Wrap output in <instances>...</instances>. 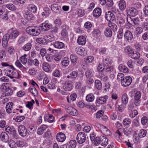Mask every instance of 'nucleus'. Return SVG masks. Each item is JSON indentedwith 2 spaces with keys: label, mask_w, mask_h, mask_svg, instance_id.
Wrapping results in <instances>:
<instances>
[{
  "label": "nucleus",
  "mask_w": 148,
  "mask_h": 148,
  "mask_svg": "<svg viewBox=\"0 0 148 148\" xmlns=\"http://www.w3.org/2000/svg\"><path fill=\"white\" fill-rule=\"evenodd\" d=\"M63 52V51H61L59 53H56L54 55L53 58L54 60L57 61L60 60L62 58V54Z\"/></svg>",
  "instance_id": "obj_31"
},
{
  "label": "nucleus",
  "mask_w": 148,
  "mask_h": 148,
  "mask_svg": "<svg viewBox=\"0 0 148 148\" xmlns=\"http://www.w3.org/2000/svg\"><path fill=\"white\" fill-rule=\"evenodd\" d=\"M108 25L111 29H112L114 32L117 31V26L115 23L112 22H109L108 23Z\"/></svg>",
  "instance_id": "obj_42"
},
{
  "label": "nucleus",
  "mask_w": 148,
  "mask_h": 148,
  "mask_svg": "<svg viewBox=\"0 0 148 148\" xmlns=\"http://www.w3.org/2000/svg\"><path fill=\"white\" fill-rule=\"evenodd\" d=\"M108 98L107 95L97 97L96 100V104L102 105L106 103Z\"/></svg>",
  "instance_id": "obj_6"
},
{
  "label": "nucleus",
  "mask_w": 148,
  "mask_h": 148,
  "mask_svg": "<svg viewBox=\"0 0 148 148\" xmlns=\"http://www.w3.org/2000/svg\"><path fill=\"white\" fill-rule=\"evenodd\" d=\"M9 39H11V37L10 33H8L4 35L2 39V42L4 44H6Z\"/></svg>",
  "instance_id": "obj_23"
},
{
  "label": "nucleus",
  "mask_w": 148,
  "mask_h": 148,
  "mask_svg": "<svg viewBox=\"0 0 148 148\" xmlns=\"http://www.w3.org/2000/svg\"><path fill=\"white\" fill-rule=\"evenodd\" d=\"M56 138L58 141L60 142H63L66 139L65 135L62 132H59L57 134Z\"/></svg>",
  "instance_id": "obj_15"
},
{
  "label": "nucleus",
  "mask_w": 148,
  "mask_h": 148,
  "mask_svg": "<svg viewBox=\"0 0 148 148\" xmlns=\"http://www.w3.org/2000/svg\"><path fill=\"white\" fill-rule=\"evenodd\" d=\"M69 63V61L68 58H64L62 60L61 63L62 65L64 66H67Z\"/></svg>",
  "instance_id": "obj_45"
},
{
  "label": "nucleus",
  "mask_w": 148,
  "mask_h": 148,
  "mask_svg": "<svg viewBox=\"0 0 148 148\" xmlns=\"http://www.w3.org/2000/svg\"><path fill=\"white\" fill-rule=\"evenodd\" d=\"M28 10L34 13L36 12L37 10V8L35 5L33 4H29L28 5Z\"/></svg>",
  "instance_id": "obj_32"
},
{
  "label": "nucleus",
  "mask_w": 148,
  "mask_h": 148,
  "mask_svg": "<svg viewBox=\"0 0 148 148\" xmlns=\"http://www.w3.org/2000/svg\"><path fill=\"white\" fill-rule=\"evenodd\" d=\"M51 25L48 23H43L41 24L40 27L42 31H47L49 29Z\"/></svg>",
  "instance_id": "obj_21"
},
{
  "label": "nucleus",
  "mask_w": 148,
  "mask_h": 148,
  "mask_svg": "<svg viewBox=\"0 0 148 148\" xmlns=\"http://www.w3.org/2000/svg\"><path fill=\"white\" fill-rule=\"evenodd\" d=\"M8 32L10 33L11 37V39H15L20 34V32L17 30H9Z\"/></svg>",
  "instance_id": "obj_9"
},
{
  "label": "nucleus",
  "mask_w": 148,
  "mask_h": 148,
  "mask_svg": "<svg viewBox=\"0 0 148 148\" xmlns=\"http://www.w3.org/2000/svg\"><path fill=\"white\" fill-rule=\"evenodd\" d=\"M146 134L147 131L145 130L142 129L139 132L138 136L140 138H143L145 136Z\"/></svg>",
  "instance_id": "obj_48"
},
{
  "label": "nucleus",
  "mask_w": 148,
  "mask_h": 148,
  "mask_svg": "<svg viewBox=\"0 0 148 148\" xmlns=\"http://www.w3.org/2000/svg\"><path fill=\"white\" fill-rule=\"evenodd\" d=\"M94 59V58L92 56H89L85 58V61L87 63L92 62Z\"/></svg>",
  "instance_id": "obj_58"
},
{
  "label": "nucleus",
  "mask_w": 148,
  "mask_h": 148,
  "mask_svg": "<svg viewBox=\"0 0 148 148\" xmlns=\"http://www.w3.org/2000/svg\"><path fill=\"white\" fill-rule=\"evenodd\" d=\"M133 51L132 48L129 46H127L124 49L125 52L128 56H129Z\"/></svg>",
  "instance_id": "obj_35"
},
{
  "label": "nucleus",
  "mask_w": 148,
  "mask_h": 148,
  "mask_svg": "<svg viewBox=\"0 0 148 148\" xmlns=\"http://www.w3.org/2000/svg\"><path fill=\"white\" fill-rule=\"evenodd\" d=\"M76 140L78 143L79 144L84 143L86 140V135L85 133L82 132L79 133L77 135Z\"/></svg>",
  "instance_id": "obj_5"
},
{
  "label": "nucleus",
  "mask_w": 148,
  "mask_h": 148,
  "mask_svg": "<svg viewBox=\"0 0 148 148\" xmlns=\"http://www.w3.org/2000/svg\"><path fill=\"white\" fill-rule=\"evenodd\" d=\"M27 56V55L26 54H25L23 56L20 58V61L23 64H26L27 62V59L26 58Z\"/></svg>",
  "instance_id": "obj_41"
},
{
  "label": "nucleus",
  "mask_w": 148,
  "mask_h": 148,
  "mask_svg": "<svg viewBox=\"0 0 148 148\" xmlns=\"http://www.w3.org/2000/svg\"><path fill=\"white\" fill-rule=\"evenodd\" d=\"M9 146L11 148H15L16 146V142L12 140H10L9 142Z\"/></svg>",
  "instance_id": "obj_57"
},
{
  "label": "nucleus",
  "mask_w": 148,
  "mask_h": 148,
  "mask_svg": "<svg viewBox=\"0 0 148 148\" xmlns=\"http://www.w3.org/2000/svg\"><path fill=\"white\" fill-rule=\"evenodd\" d=\"M94 99V95L92 93L89 94L86 97V101L88 102H91L93 101Z\"/></svg>",
  "instance_id": "obj_36"
},
{
  "label": "nucleus",
  "mask_w": 148,
  "mask_h": 148,
  "mask_svg": "<svg viewBox=\"0 0 148 148\" xmlns=\"http://www.w3.org/2000/svg\"><path fill=\"white\" fill-rule=\"evenodd\" d=\"M12 74L10 78L13 79L15 78L18 79L19 78L20 75L15 70Z\"/></svg>",
  "instance_id": "obj_53"
},
{
  "label": "nucleus",
  "mask_w": 148,
  "mask_h": 148,
  "mask_svg": "<svg viewBox=\"0 0 148 148\" xmlns=\"http://www.w3.org/2000/svg\"><path fill=\"white\" fill-rule=\"evenodd\" d=\"M118 34L117 35V37L119 39L122 38L123 36V29L122 28H120L118 31Z\"/></svg>",
  "instance_id": "obj_61"
},
{
  "label": "nucleus",
  "mask_w": 148,
  "mask_h": 148,
  "mask_svg": "<svg viewBox=\"0 0 148 148\" xmlns=\"http://www.w3.org/2000/svg\"><path fill=\"white\" fill-rule=\"evenodd\" d=\"M95 87L98 90H100L102 88V85L101 82L99 80H96L95 82Z\"/></svg>",
  "instance_id": "obj_37"
},
{
  "label": "nucleus",
  "mask_w": 148,
  "mask_h": 148,
  "mask_svg": "<svg viewBox=\"0 0 148 148\" xmlns=\"http://www.w3.org/2000/svg\"><path fill=\"white\" fill-rule=\"evenodd\" d=\"M104 34L106 36L110 37L112 36V32L111 29L107 28L105 29Z\"/></svg>",
  "instance_id": "obj_43"
},
{
  "label": "nucleus",
  "mask_w": 148,
  "mask_h": 148,
  "mask_svg": "<svg viewBox=\"0 0 148 148\" xmlns=\"http://www.w3.org/2000/svg\"><path fill=\"white\" fill-rule=\"evenodd\" d=\"M85 75L86 81L88 83H92L94 82L93 79L92 78L94 75L92 71L91 70H88L85 72Z\"/></svg>",
  "instance_id": "obj_3"
},
{
  "label": "nucleus",
  "mask_w": 148,
  "mask_h": 148,
  "mask_svg": "<svg viewBox=\"0 0 148 148\" xmlns=\"http://www.w3.org/2000/svg\"><path fill=\"white\" fill-rule=\"evenodd\" d=\"M25 117L24 116H17L16 118V121L17 122H20L25 119Z\"/></svg>",
  "instance_id": "obj_64"
},
{
  "label": "nucleus",
  "mask_w": 148,
  "mask_h": 148,
  "mask_svg": "<svg viewBox=\"0 0 148 148\" xmlns=\"http://www.w3.org/2000/svg\"><path fill=\"white\" fill-rule=\"evenodd\" d=\"M127 14L132 16H135L138 14V11L134 8H129L127 10Z\"/></svg>",
  "instance_id": "obj_8"
},
{
  "label": "nucleus",
  "mask_w": 148,
  "mask_h": 148,
  "mask_svg": "<svg viewBox=\"0 0 148 148\" xmlns=\"http://www.w3.org/2000/svg\"><path fill=\"white\" fill-rule=\"evenodd\" d=\"M117 20H118L119 24L121 27H123L124 26L125 20L122 17H118Z\"/></svg>",
  "instance_id": "obj_52"
},
{
  "label": "nucleus",
  "mask_w": 148,
  "mask_h": 148,
  "mask_svg": "<svg viewBox=\"0 0 148 148\" xmlns=\"http://www.w3.org/2000/svg\"><path fill=\"white\" fill-rule=\"evenodd\" d=\"M143 29L142 27H138L135 29L136 33L138 35L140 34L143 32Z\"/></svg>",
  "instance_id": "obj_62"
},
{
  "label": "nucleus",
  "mask_w": 148,
  "mask_h": 148,
  "mask_svg": "<svg viewBox=\"0 0 148 148\" xmlns=\"http://www.w3.org/2000/svg\"><path fill=\"white\" fill-rule=\"evenodd\" d=\"M25 16H26V18L28 20H33L35 18L33 14L31 13H29L28 14H26Z\"/></svg>",
  "instance_id": "obj_54"
},
{
  "label": "nucleus",
  "mask_w": 148,
  "mask_h": 148,
  "mask_svg": "<svg viewBox=\"0 0 148 148\" xmlns=\"http://www.w3.org/2000/svg\"><path fill=\"white\" fill-rule=\"evenodd\" d=\"M78 74V72L76 71H72L70 74V78L72 79H75L77 77Z\"/></svg>",
  "instance_id": "obj_56"
},
{
  "label": "nucleus",
  "mask_w": 148,
  "mask_h": 148,
  "mask_svg": "<svg viewBox=\"0 0 148 148\" xmlns=\"http://www.w3.org/2000/svg\"><path fill=\"white\" fill-rule=\"evenodd\" d=\"M100 139V144L104 147L107 145L108 143V140L106 137L104 136H101Z\"/></svg>",
  "instance_id": "obj_25"
},
{
  "label": "nucleus",
  "mask_w": 148,
  "mask_h": 148,
  "mask_svg": "<svg viewBox=\"0 0 148 148\" xmlns=\"http://www.w3.org/2000/svg\"><path fill=\"white\" fill-rule=\"evenodd\" d=\"M66 110L67 112L72 115L75 116L78 114L77 110L71 107H68L66 109Z\"/></svg>",
  "instance_id": "obj_12"
},
{
  "label": "nucleus",
  "mask_w": 148,
  "mask_h": 148,
  "mask_svg": "<svg viewBox=\"0 0 148 148\" xmlns=\"http://www.w3.org/2000/svg\"><path fill=\"white\" fill-rule=\"evenodd\" d=\"M18 131L19 134L22 136H26L27 133V129L23 125H20L18 127Z\"/></svg>",
  "instance_id": "obj_7"
},
{
  "label": "nucleus",
  "mask_w": 148,
  "mask_h": 148,
  "mask_svg": "<svg viewBox=\"0 0 148 148\" xmlns=\"http://www.w3.org/2000/svg\"><path fill=\"white\" fill-rule=\"evenodd\" d=\"M124 38L127 41L130 42L133 39V34L130 31H126L124 34Z\"/></svg>",
  "instance_id": "obj_10"
},
{
  "label": "nucleus",
  "mask_w": 148,
  "mask_h": 148,
  "mask_svg": "<svg viewBox=\"0 0 148 148\" xmlns=\"http://www.w3.org/2000/svg\"><path fill=\"white\" fill-rule=\"evenodd\" d=\"M92 34L94 36L97 38L100 36V32L98 29H96L93 31Z\"/></svg>",
  "instance_id": "obj_49"
},
{
  "label": "nucleus",
  "mask_w": 148,
  "mask_h": 148,
  "mask_svg": "<svg viewBox=\"0 0 148 148\" xmlns=\"http://www.w3.org/2000/svg\"><path fill=\"white\" fill-rule=\"evenodd\" d=\"M70 59L71 62L74 64H75L77 60V58L76 56L74 55H71L70 56Z\"/></svg>",
  "instance_id": "obj_55"
},
{
  "label": "nucleus",
  "mask_w": 148,
  "mask_h": 148,
  "mask_svg": "<svg viewBox=\"0 0 148 148\" xmlns=\"http://www.w3.org/2000/svg\"><path fill=\"white\" fill-rule=\"evenodd\" d=\"M6 54L5 52L3 51H0V61H2L5 59V57Z\"/></svg>",
  "instance_id": "obj_60"
},
{
  "label": "nucleus",
  "mask_w": 148,
  "mask_h": 148,
  "mask_svg": "<svg viewBox=\"0 0 148 148\" xmlns=\"http://www.w3.org/2000/svg\"><path fill=\"white\" fill-rule=\"evenodd\" d=\"M132 81V77L130 76H126L123 78L121 81V85L124 87L129 86Z\"/></svg>",
  "instance_id": "obj_4"
},
{
  "label": "nucleus",
  "mask_w": 148,
  "mask_h": 148,
  "mask_svg": "<svg viewBox=\"0 0 148 148\" xmlns=\"http://www.w3.org/2000/svg\"><path fill=\"white\" fill-rule=\"evenodd\" d=\"M26 32L29 34L34 36H38L41 32L40 28L36 26H30L27 27Z\"/></svg>",
  "instance_id": "obj_1"
},
{
  "label": "nucleus",
  "mask_w": 148,
  "mask_h": 148,
  "mask_svg": "<svg viewBox=\"0 0 148 148\" xmlns=\"http://www.w3.org/2000/svg\"><path fill=\"white\" fill-rule=\"evenodd\" d=\"M112 62V61L110 60L109 59L106 58L104 60H103L102 65L103 66H107L110 64Z\"/></svg>",
  "instance_id": "obj_47"
},
{
  "label": "nucleus",
  "mask_w": 148,
  "mask_h": 148,
  "mask_svg": "<svg viewBox=\"0 0 148 148\" xmlns=\"http://www.w3.org/2000/svg\"><path fill=\"white\" fill-rule=\"evenodd\" d=\"M7 84V83H4L1 86L2 88L5 90L2 94V96L3 97L9 96L11 95L12 94L13 91L16 90V89L15 87L7 88L6 87Z\"/></svg>",
  "instance_id": "obj_2"
},
{
  "label": "nucleus",
  "mask_w": 148,
  "mask_h": 148,
  "mask_svg": "<svg viewBox=\"0 0 148 148\" xmlns=\"http://www.w3.org/2000/svg\"><path fill=\"white\" fill-rule=\"evenodd\" d=\"M76 145L77 143L76 140H71L68 144V148H75Z\"/></svg>",
  "instance_id": "obj_39"
},
{
  "label": "nucleus",
  "mask_w": 148,
  "mask_h": 148,
  "mask_svg": "<svg viewBox=\"0 0 148 148\" xmlns=\"http://www.w3.org/2000/svg\"><path fill=\"white\" fill-rule=\"evenodd\" d=\"M32 44L30 42H28L25 45L22 47L23 50L25 51H27L30 49L32 47Z\"/></svg>",
  "instance_id": "obj_44"
},
{
  "label": "nucleus",
  "mask_w": 148,
  "mask_h": 148,
  "mask_svg": "<svg viewBox=\"0 0 148 148\" xmlns=\"http://www.w3.org/2000/svg\"><path fill=\"white\" fill-rule=\"evenodd\" d=\"M14 70L13 67H11L10 69L6 70L5 73L7 74V76L10 78L12 76V74Z\"/></svg>",
  "instance_id": "obj_46"
},
{
  "label": "nucleus",
  "mask_w": 148,
  "mask_h": 148,
  "mask_svg": "<svg viewBox=\"0 0 148 148\" xmlns=\"http://www.w3.org/2000/svg\"><path fill=\"white\" fill-rule=\"evenodd\" d=\"M115 16L114 14L109 11L106 13L105 17L107 20L109 21H111L114 19Z\"/></svg>",
  "instance_id": "obj_11"
},
{
  "label": "nucleus",
  "mask_w": 148,
  "mask_h": 148,
  "mask_svg": "<svg viewBox=\"0 0 148 148\" xmlns=\"http://www.w3.org/2000/svg\"><path fill=\"white\" fill-rule=\"evenodd\" d=\"M54 23L55 26L60 27L62 24V22L60 19L58 18L54 21Z\"/></svg>",
  "instance_id": "obj_50"
},
{
  "label": "nucleus",
  "mask_w": 148,
  "mask_h": 148,
  "mask_svg": "<svg viewBox=\"0 0 148 148\" xmlns=\"http://www.w3.org/2000/svg\"><path fill=\"white\" fill-rule=\"evenodd\" d=\"M42 67L43 70L46 72H48L50 70V66L47 62L43 63L42 64Z\"/></svg>",
  "instance_id": "obj_29"
},
{
  "label": "nucleus",
  "mask_w": 148,
  "mask_h": 148,
  "mask_svg": "<svg viewBox=\"0 0 148 148\" xmlns=\"http://www.w3.org/2000/svg\"><path fill=\"white\" fill-rule=\"evenodd\" d=\"M129 57L133 59L137 60L140 58V55L138 52L136 51L134 52L133 51Z\"/></svg>",
  "instance_id": "obj_24"
},
{
  "label": "nucleus",
  "mask_w": 148,
  "mask_h": 148,
  "mask_svg": "<svg viewBox=\"0 0 148 148\" xmlns=\"http://www.w3.org/2000/svg\"><path fill=\"white\" fill-rule=\"evenodd\" d=\"M62 88L66 91H69L72 89L71 84L69 82H66L64 84Z\"/></svg>",
  "instance_id": "obj_19"
},
{
  "label": "nucleus",
  "mask_w": 148,
  "mask_h": 148,
  "mask_svg": "<svg viewBox=\"0 0 148 148\" xmlns=\"http://www.w3.org/2000/svg\"><path fill=\"white\" fill-rule=\"evenodd\" d=\"M28 90L34 96H37L38 95V91L36 88L34 86L30 87L28 89Z\"/></svg>",
  "instance_id": "obj_40"
},
{
  "label": "nucleus",
  "mask_w": 148,
  "mask_h": 148,
  "mask_svg": "<svg viewBox=\"0 0 148 148\" xmlns=\"http://www.w3.org/2000/svg\"><path fill=\"white\" fill-rule=\"evenodd\" d=\"M53 43L54 48L57 49H61L63 48L65 46L64 44L60 42L57 41L54 42Z\"/></svg>",
  "instance_id": "obj_20"
},
{
  "label": "nucleus",
  "mask_w": 148,
  "mask_h": 148,
  "mask_svg": "<svg viewBox=\"0 0 148 148\" xmlns=\"http://www.w3.org/2000/svg\"><path fill=\"white\" fill-rule=\"evenodd\" d=\"M86 42V38L83 36H79L77 39V42L78 44L81 45H84Z\"/></svg>",
  "instance_id": "obj_22"
},
{
  "label": "nucleus",
  "mask_w": 148,
  "mask_h": 148,
  "mask_svg": "<svg viewBox=\"0 0 148 148\" xmlns=\"http://www.w3.org/2000/svg\"><path fill=\"white\" fill-rule=\"evenodd\" d=\"M25 41V37L22 36L19 38L18 42L19 44H21L24 42Z\"/></svg>",
  "instance_id": "obj_63"
},
{
  "label": "nucleus",
  "mask_w": 148,
  "mask_h": 148,
  "mask_svg": "<svg viewBox=\"0 0 148 148\" xmlns=\"http://www.w3.org/2000/svg\"><path fill=\"white\" fill-rule=\"evenodd\" d=\"M51 8L52 11L57 13H59L60 10H61L60 7L58 5V4H56L51 5Z\"/></svg>",
  "instance_id": "obj_18"
},
{
  "label": "nucleus",
  "mask_w": 148,
  "mask_h": 148,
  "mask_svg": "<svg viewBox=\"0 0 148 148\" xmlns=\"http://www.w3.org/2000/svg\"><path fill=\"white\" fill-rule=\"evenodd\" d=\"M47 128L46 125H43L41 126L40 128L38 129V134L39 135H41L43 134L44 131Z\"/></svg>",
  "instance_id": "obj_33"
},
{
  "label": "nucleus",
  "mask_w": 148,
  "mask_h": 148,
  "mask_svg": "<svg viewBox=\"0 0 148 148\" xmlns=\"http://www.w3.org/2000/svg\"><path fill=\"white\" fill-rule=\"evenodd\" d=\"M119 69L120 71L125 73H127L129 72V70L127 67L125 65L120 64L119 66Z\"/></svg>",
  "instance_id": "obj_26"
},
{
  "label": "nucleus",
  "mask_w": 148,
  "mask_h": 148,
  "mask_svg": "<svg viewBox=\"0 0 148 148\" xmlns=\"http://www.w3.org/2000/svg\"><path fill=\"white\" fill-rule=\"evenodd\" d=\"M118 5L119 8L121 10H123L125 9L126 4L124 0H120L119 2Z\"/></svg>",
  "instance_id": "obj_30"
},
{
  "label": "nucleus",
  "mask_w": 148,
  "mask_h": 148,
  "mask_svg": "<svg viewBox=\"0 0 148 148\" xmlns=\"http://www.w3.org/2000/svg\"><path fill=\"white\" fill-rule=\"evenodd\" d=\"M101 14V10L99 8H97L94 9L92 12L93 16L97 18L100 16Z\"/></svg>",
  "instance_id": "obj_17"
},
{
  "label": "nucleus",
  "mask_w": 148,
  "mask_h": 148,
  "mask_svg": "<svg viewBox=\"0 0 148 148\" xmlns=\"http://www.w3.org/2000/svg\"><path fill=\"white\" fill-rule=\"evenodd\" d=\"M100 131L104 135L106 136H109L111 134L110 131L104 125L103 127H102Z\"/></svg>",
  "instance_id": "obj_27"
},
{
  "label": "nucleus",
  "mask_w": 148,
  "mask_h": 148,
  "mask_svg": "<svg viewBox=\"0 0 148 148\" xmlns=\"http://www.w3.org/2000/svg\"><path fill=\"white\" fill-rule=\"evenodd\" d=\"M128 97L127 95L125 93L123 94L122 97V103L124 105H126L128 102Z\"/></svg>",
  "instance_id": "obj_34"
},
{
  "label": "nucleus",
  "mask_w": 148,
  "mask_h": 148,
  "mask_svg": "<svg viewBox=\"0 0 148 148\" xmlns=\"http://www.w3.org/2000/svg\"><path fill=\"white\" fill-rule=\"evenodd\" d=\"M36 41L38 43L43 45L46 44L47 43L45 36L44 38H39L36 39Z\"/></svg>",
  "instance_id": "obj_28"
},
{
  "label": "nucleus",
  "mask_w": 148,
  "mask_h": 148,
  "mask_svg": "<svg viewBox=\"0 0 148 148\" xmlns=\"http://www.w3.org/2000/svg\"><path fill=\"white\" fill-rule=\"evenodd\" d=\"M13 104V103L11 102L9 103L6 105V109L8 113L10 114L16 113V112L12 110Z\"/></svg>",
  "instance_id": "obj_13"
},
{
  "label": "nucleus",
  "mask_w": 148,
  "mask_h": 148,
  "mask_svg": "<svg viewBox=\"0 0 148 148\" xmlns=\"http://www.w3.org/2000/svg\"><path fill=\"white\" fill-rule=\"evenodd\" d=\"M45 58L49 62H51L53 60V56L51 54L48 53L46 54Z\"/></svg>",
  "instance_id": "obj_59"
},
{
  "label": "nucleus",
  "mask_w": 148,
  "mask_h": 148,
  "mask_svg": "<svg viewBox=\"0 0 148 148\" xmlns=\"http://www.w3.org/2000/svg\"><path fill=\"white\" fill-rule=\"evenodd\" d=\"M0 137L1 140L5 143L7 142L9 139L8 135L5 132H2L1 134Z\"/></svg>",
  "instance_id": "obj_14"
},
{
  "label": "nucleus",
  "mask_w": 148,
  "mask_h": 148,
  "mask_svg": "<svg viewBox=\"0 0 148 148\" xmlns=\"http://www.w3.org/2000/svg\"><path fill=\"white\" fill-rule=\"evenodd\" d=\"M50 13L49 9L47 8H45L44 9L43 11L42 12L41 14L43 16L46 17L49 16Z\"/></svg>",
  "instance_id": "obj_38"
},
{
  "label": "nucleus",
  "mask_w": 148,
  "mask_h": 148,
  "mask_svg": "<svg viewBox=\"0 0 148 148\" xmlns=\"http://www.w3.org/2000/svg\"><path fill=\"white\" fill-rule=\"evenodd\" d=\"M75 51L78 54L81 56H85L87 54L86 51L83 48L77 47L75 49Z\"/></svg>",
  "instance_id": "obj_16"
},
{
  "label": "nucleus",
  "mask_w": 148,
  "mask_h": 148,
  "mask_svg": "<svg viewBox=\"0 0 148 148\" xmlns=\"http://www.w3.org/2000/svg\"><path fill=\"white\" fill-rule=\"evenodd\" d=\"M132 122L131 120L129 118H125L124 119L122 123L125 126L128 125H130Z\"/></svg>",
  "instance_id": "obj_51"
}]
</instances>
